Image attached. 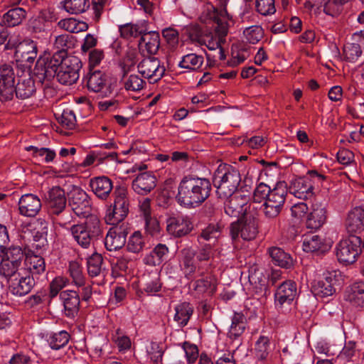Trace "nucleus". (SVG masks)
<instances>
[{"mask_svg": "<svg viewBox=\"0 0 364 364\" xmlns=\"http://www.w3.org/2000/svg\"><path fill=\"white\" fill-rule=\"evenodd\" d=\"M70 232L78 245L87 249L92 241L101 235L100 220L96 217H90L84 223L73 225Z\"/></svg>", "mask_w": 364, "mask_h": 364, "instance_id": "20e7f679", "label": "nucleus"}, {"mask_svg": "<svg viewBox=\"0 0 364 364\" xmlns=\"http://www.w3.org/2000/svg\"><path fill=\"white\" fill-rule=\"evenodd\" d=\"M271 193L272 190L267 185L263 183H259L254 191L253 201L250 206H252V209H258L260 203L267 199Z\"/></svg>", "mask_w": 364, "mask_h": 364, "instance_id": "a18cd8bd", "label": "nucleus"}, {"mask_svg": "<svg viewBox=\"0 0 364 364\" xmlns=\"http://www.w3.org/2000/svg\"><path fill=\"white\" fill-rule=\"evenodd\" d=\"M86 84L90 90L97 92L104 87L105 79L102 72L96 70L87 76Z\"/></svg>", "mask_w": 364, "mask_h": 364, "instance_id": "c03bdc74", "label": "nucleus"}, {"mask_svg": "<svg viewBox=\"0 0 364 364\" xmlns=\"http://www.w3.org/2000/svg\"><path fill=\"white\" fill-rule=\"evenodd\" d=\"M160 46V36L158 32L150 31L141 35L139 43L141 52L145 55H154Z\"/></svg>", "mask_w": 364, "mask_h": 364, "instance_id": "a878e982", "label": "nucleus"}, {"mask_svg": "<svg viewBox=\"0 0 364 364\" xmlns=\"http://www.w3.org/2000/svg\"><path fill=\"white\" fill-rule=\"evenodd\" d=\"M37 53L36 43L32 40L26 39L18 45L15 56L17 60L23 63H33L37 57Z\"/></svg>", "mask_w": 364, "mask_h": 364, "instance_id": "5701e85b", "label": "nucleus"}, {"mask_svg": "<svg viewBox=\"0 0 364 364\" xmlns=\"http://www.w3.org/2000/svg\"><path fill=\"white\" fill-rule=\"evenodd\" d=\"M120 36L124 38H135L141 34L139 26L137 24L126 23L119 28Z\"/></svg>", "mask_w": 364, "mask_h": 364, "instance_id": "0e129e2a", "label": "nucleus"}, {"mask_svg": "<svg viewBox=\"0 0 364 364\" xmlns=\"http://www.w3.org/2000/svg\"><path fill=\"white\" fill-rule=\"evenodd\" d=\"M256 9L263 16L273 14L276 11L274 0H257Z\"/></svg>", "mask_w": 364, "mask_h": 364, "instance_id": "e2e57ef3", "label": "nucleus"}, {"mask_svg": "<svg viewBox=\"0 0 364 364\" xmlns=\"http://www.w3.org/2000/svg\"><path fill=\"white\" fill-rule=\"evenodd\" d=\"M258 233L257 219L251 215H246L232 223L230 226V234L233 239L241 237L244 240H254Z\"/></svg>", "mask_w": 364, "mask_h": 364, "instance_id": "1a4fd4ad", "label": "nucleus"}, {"mask_svg": "<svg viewBox=\"0 0 364 364\" xmlns=\"http://www.w3.org/2000/svg\"><path fill=\"white\" fill-rule=\"evenodd\" d=\"M327 219V210L325 204L315 202L307 214L306 226L308 229L318 230L323 225Z\"/></svg>", "mask_w": 364, "mask_h": 364, "instance_id": "6ab92c4d", "label": "nucleus"}, {"mask_svg": "<svg viewBox=\"0 0 364 364\" xmlns=\"http://www.w3.org/2000/svg\"><path fill=\"white\" fill-rule=\"evenodd\" d=\"M58 26L70 33H80L88 28V25L85 22L77 21L73 18L60 20Z\"/></svg>", "mask_w": 364, "mask_h": 364, "instance_id": "79ce46f5", "label": "nucleus"}, {"mask_svg": "<svg viewBox=\"0 0 364 364\" xmlns=\"http://www.w3.org/2000/svg\"><path fill=\"white\" fill-rule=\"evenodd\" d=\"M88 7L87 0H65L63 1L64 9L71 14H81Z\"/></svg>", "mask_w": 364, "mask_h": 364, "instance_id": "8fccbe9b", "label": "nucleus"}, {"mask_svg": "<svg viewBox=\"0 0 364 364\" xmlns=\"http://www.w3.org/2000/svg\"><path fill=\"white\" fill-rule=\"evenodd\" d=\"M243 34L247 42L256 44L263 38L264 31L260 26H252L246 28Z\"/></svg>", "mask_w": 364, "mask_h": 364, "instance_id": "864d4df0", "label": "nucleus"}, {"mask_svg": "<svg viewBox=\"0 0 364 364\" xmlns=\"http://www.w3.org/2000/svg\"><path fill=\"white\" fill-rule=\"evenodd\" d=\"M36 91L33 80L29 75L21 77L16 86L15 91L16 97L21 99H27L33 95Z\"/></svg>", "mask_w": 364, "mask_h": 364, "instance_id": "473e14b6", "label": "nucleus"}, {"mask_svg": "<svg viewBox=\"0 0 364 364\" xmlns=\"http://www.w3.org/2000/svg\"><path fill=\"white\" fill-rule=\"evenodd\" d=\"M195 289L199 293H213L216 289V279L208 275L196 282Z\"/></svg>", "mask_w": 364, "mask_h": 364, "instance_id": "09e8293b", "label": "nucleus"}, {"mask_svg": "<svg viewBox=\"0 0 364 364\" xmlns=\"http://www.w3.org/2000/svg\"><path fill=\"white\" fill-rule=\"evenodd\" d=\"M144 290L148 295H156L161 290V283L160 282L159 274L156 272H151L144 277Z\"/></svg>", "mask_w": 364, "mask_h": 364, "instance_id": "37998d69", "label": "nucleus"}, {"mask_svg": "<svg viewBox=\"0 0 364 364\" xmlns=\"http://www.w3.org/2000/svg\"><path fill=\"white\" fill-rule=\"evenodd\" d=\"M102 257L98 253H94L87 258V268L89 275L92 277H97L102 272Z\"/></svg>", "mask_w": 364, "mask_h": 364, "instance_id": "de8ad7c7", "label": "nucleus"}, {"mask_svg": "<svg viewBox=\"0 0 364 364\" xmlns=\"http://www.w3.org/2000/svg\"><path fill=\"white\" fill-rule=\"evenodd\" d=\"M316 351L319 354L326 356L336 355L340 350V347L331 344L325 340L318 341L314 346Z\"/></svg>", "mask_w": 364, "mask_h": 364, "instance_id": "bf43d9fd", "label": "nucleus"}, {"mask_svg": "<svg viewBox=\"0 0 364 364\" xmlns=\"http://www.w3.org/2000/svg\"><path fill=\"white\" fill-rule=\"evenodd\" d=\"M337 355L335 361L339 362L340 364H344L346 362L349 361L355 353V343L353 341L346 343L343 349Z\"/></svg>", "mask_w": 364, "mask_h": 364, "instance_id": "4d7b16f0", "label": "nucleus"}, {"mask_svg": "<svg viewBox=\"0 0 364 364\" xmlns=\"http://www.w3.org/2000/svg\"><path fill=\"white\" fill-rule=\"evenodd\" d=\"M287 193V187L284 183H277L272 189L270 196L259 208L266 218L274 219L279 215L285 203Z\"/></svg>", "mask_w": 364, "mask_h": 364, "instance_id": "0eeeda50", "label": "nucleus"}, {"mask_svg": "<svg viewBox=\"0 0 364 364\" xmlns=\"http://www.w3.org/2000/svg\"><path fill=\"white\" fill-rule=\"evenodd\" d=\"M58 20V16L53 9L45 8L41 9L36 16L29 20V27L35 33L45 31L50 25Z\"/></svg>", "mask_w": 364, "mask_h": 364, "instance_id": "a211bd4d", "label": "nucleus"}, {"mask_svg": "<svg viewBox=\"0 0 364 364\" xmlns=\"http://www.w3.org/2000/svg\"><path fill=\"white\" fill-rule=\"evenodd\" d=\"M15 91V73L12 66L3 65L0 67V99L11 100Z\"/></svg>", "mask_w": 364, "mask_h": 364, "instance_id": "dca6fc26", "label": "nucleus"}, {"mask_svg": "<svg viewBox=\"0 0 364 364\" xmlns=\"http://www.w3.org/2000/svg\"><path fill=\"white\" fill-rule=\"evenodd\" d=\"M60 297L63 303L65 315L68 317H74L80 306L78 294L75 291L65 290L60 293Z\"/></svg>", "mask_w": 364, "mask_h": 364, "instance_id": "cd10ccee", "label": "nucleus"}, {"mask_svg": "<svg viewBox=\"0 0 364 364\" xmlns=\"http://www.w3.org/2000/svg\"><path fill=\"white\" fill-rule=\"evenodd\" d=\"M127 233V228L123 225L111 228L105 239V245L107 250L114 251L124 247Z\"/></svg>", "mask_w": 364, "mask_h": 364, "instance_id": "aec40b11", "label": "nucleus"}, {"mask_svg": "<svg viewBox=\"0 0 364 364\" xmlns=\"http://www.w3.org/2000/svg\"><path fill=\"white\" fill-rule=\"evenodd\" d=\"M354 35L360 37V44L348 43L343 48L345 59L353 63L355 62L362 53L360 47H364V31H360V32L355 33Z\"/></svg>", "mask_w": 364, "mask_h": 364, "instance_id": "7c9ffc66", "label": "nucleus"}, {"mask_svg": "<svg viewBox=\"0 0 364 364\" xmlns=\"http://www.w3.org/2000/svg\"><path fill=\"white\" fill-rule=\"evenodd\" d=\"M90 186L93 193L102 200H106L113 189L112 182L107 176H98L91 178L90 180Z\"/></svg>", "mask_w": 364, "mask_h": 364, "instance_id": "bb28decb", "label": "nucleus"}, {"mask_svg": "<svg viewBox=\"0 0 364 364\" xmlns=\"http://www.w3.org/2000/svg\"><path fill=\"white\" fill-rule=\"evenodd\" d=\"M183 256L182 267L186 274H191L196 271V265L193 262L194 251L191 248H184L181 251Z\"/></svg>", "mask_w": 364, "mask_h": 364, "instance_id": "603ef678", "label": "nucleus"}, {"mask_svg": "<svg viewBox=\"0 0 364 364\" xmlns=\"http://www.w3.org/2000/svg\"><path fill=\"white\" fill-rule=\"evenodd\" d=\"M269 252L275 264L284 268H289L292 266V258L282 249L273 247L269 249Z\"/></svg>", "mask_w": 364, "mask_h": 364, "instance_id": "4c0bfd02", "label": "nucleus"}, {"mask_svg": "<svg viewBox=\"0 0 364 364\" xmlns=\"http://www.w3.org/2000/svg\"><path fill=\"white\" fill-rule=\"evenodd\" d=\"M326 176L315 170L309 171L303 177L292 181L290 193L302 200L311 199L314 195V187L323 183Z\"/></svg>", "mask_w": 364, "mask_h": 364, "instance_id": "39448f33", "label": "nucleus"}, {"mask_svg": "<svg viewBox=\"0 0 364 364\" xmlns=\"http://www.w3.org/2000/svg\"><path fill=\"white\" fill-rule=\"evenodd\" d=\"M346 301L354 306H364V281L355 282L348 286L343 294Z\"/></svg>", "mask_w": 364, "mask_h": 364, "instance_id": "b1692460", "label": "nucleus"}, {"mask_svg": "<svg viewBox=\"0 0 364 364\" xmlns=\"http://www.w3.org/2000/svg\"><path fill=\"white\" fill-rule=\"evenodd\" d=\"M193 225L188 217L176 215L166 220V230L171 235L180 237L189 233Z\"/></svg>", "mask_w": 364, "mask_h": 364, "instance_id": "f3484780", "label": "nucleus"}, {"mask_svg": "<svg viewBox=\"0 0 364 364\" xmlns=\"http://www.w3.org/2000/svg\"><path fill=\"white\" fill-rule=\"evenodd\" d=\"M41 208V200L33 194L23 195L18 200V210L21 215L34 217L38 213Z\"/></svg>", "mask_w": 364, "mask_h": 364, "instance_id": "4be33fe9", "label": "nucleus"}, {"mask_svg": "<svg viewBox=\"0 0 364 364\" xmlns=\"http://www.w3.org/2000/svg\"><path fill=\"white\" fill-rule=\"evenodd\" d=\"M303 250L306 252L324 251L325 247L323 240L316 235H306L303 239Z\"/></svg>", "mask_w": 364, "mask_h": 364, "instance_id": "ea45409f", "label": "nucleus"}, {"mask_svg": "<svg viewBox=\"0 0 364 364\" xmlns=\"http://www.w3.org/2000/svg\"><path fill=\"white\" fill-rule=\"evenodd\" d=\"M156 178L151 172L139 174L132 181V188L138 194L144 195L155 188Z\"/></svg>", "mask_w": 364, "mask_h": 364, "instance_id": "393cba45", "label": "nucleus"}, {"mask_svg": "<svg viewBox=\"0 0 364 364\" xmlns=\"http://www.w3.org/2000/svg\"><path fill=\"white\" fill-rule=\"evenodd\" d=\"M69 273L73 279V282L77 287H82L85 282V278L82 273V269L80 264L75 261H72L69 264Z\"/></svg>", "mask_w": 364, "mask_h": 364, "instance_id": "3c124183", "label": "nucleus"}, {"mask_svg": "<svg viewBox=\"0 0 364 364\" xmlns=\"http://www.w3.org/2000/svg\"><path fill=\"white\" fill-rule=\"evenodd\" d=\"M269 342L268 338L260 336L255 343V355L258 359L264 360L269 354Z\"/></svg>", "mask_w": 364, "mask_h": 364, "instance_id": "052dcab7", "label": "nucleus"}, {"mask_svg": "<svg viewBox=\"0 0 364 364\" xmlns=\"http://www.w3.org/2000/svg\"><path fill=\"white\" fill-rule=\"evenodd\" d=\"M69 339V333L65 331H60L50 333L47 338V341L52 349L59 350L68 344Z\"/></svg>", "mask_w": 364, "mask_h": 364, "instance_id": "a19ab883", "label": "nucleus"}, {"mask_svg": "<svg viewBox=\"0 0 364 364\" xmlns=\"http://www.w3.org/2000/svg\"><path fill=\"white\" fill-rule=\"evenodd\" d=\"M148 358L154 363L161 362L164 349L163 346L157 342H151L146 348Z\"/></svg>", "mask_w": 364, "mask_h": 364, "instance_id": "6e6d98bb", "label": "nucleus"}, {"mask_svg": "<svg viewBox=\"0 0 364 364\" xmlns=\"http://www.w3.org/2000/svg\"><path fill=\"white\" fill-rule=\"evenodd\" d=\"M168 248L166 245L158 244L154 250L144 258V262L150 266L161 264L167 257Z\"/></svg>", "mask_w": 364, "mask_h": 364, "instance_id": "2f4dec72", "label": "nucleus"}, {"mask_svg": "<svg viewBox=\"0 0 364 364\" xmlns=\"http://www.w3.org/2000/svg\"><path fill=\"white\" fill-rule=\"evenodd\" d=\"M212 186L205 178L184 177L179 183L176 200L186 208H196L210 196Z\"/></svg>", "mask_w": 364, "mask_h": 364, "instance_id": "f257e3e1", "label": "nucleus"}, {"mask_svg": "<svg viewBox=\"0 0 364 364\" xmlns=\"http://www.w3.org/2000/svg\"><path fill=\"white\" fill-rule=\"evenodd\" d=\"M122 82L124 89L128 92H139L146 85V82L137 74L124 73Z\"/></svg>", "mask_w": 364, "mask_h": 364, "instance_id": "72a5a7b5", "label": "nucleus"}, {"mask_svg": "<svg viewBox=\"0 0 364 364\" xmlns=\"http://www.w3.org/2000/svg\"><path fill=\"white\" fill-rule=\"evenodd\" d=\"M26 11L20 7H15L9 10L3 16V21L9 26H16L19 25L26 18Z\"/></svg>", "mask_w": 364, "mask_h": 364, "instance_id": "58836bf2", "label": "nucleus"}, {"mask_svg": "<svg viewBox=\"0 0 364 364\" xmlns=\"http://www.w3.org/2000/svg\"><path fill=\"white\" fill-rule=\"evenodd\" d=\"M21 268L27 270L29 274L34 277L35 275H40L45 272V260L37 255H27Z\"/></svg>", "mask_w": 364, "mask_h": 364, "instance_id": "c85d7f7f", "label": "nucleus"}, {"mask_svg": "<svg viewBox=\"0 0 364 364\" xmlns=\"http://www.w3.org/2000/svg\"><path fill=\"white\" fill-rule=\"evenodd\" d=\"M343 280V275L338 270L327 272L321 279L315 280L311 284L314 294L321 297L332 296L336 292L334 286Z\"/></svg>", "mask_w": 364, "mask_h": 364, "instance_id": "9d476101", "label": "nucleus"}, {"mask_svg": "<svg viewBox=\"0 0 364 364\" xmlns=\"http://www.w3.org/2000/svg\"><path fill=\"white\" fill-rule=\"evenodd\" d=\"M226 198L228 200L225 202L224 210L230 217L239 218L247 212L248 208L252 207L248 204L249 196L242 192H237Z\"/></svg>", "mask_w": 364, "mask_h": 364, "instance_id": "2eb2a0df", "label": "nucleus"}, {"mask_svg": "<svg viewBox=\"0 0 364 364\" xmlns=\"http://www.w3.org/2000/svg\"><path fill=\"white\" fill-rule=\"evenodd\" d=\"M114 204L107 210L105 219L107 224L116 225L123 220L129 213L128 191L119 186L114 191Z\"/></svg>", "mask_w": 364, "mask_h": 364, "instance_id": "423d86ee", "label": "nucleus"}, {"mask_svg": "<svg viewBox=\"0 0 364 364\" xmlns=\"http://www.w3.org/2000/svg\"><path fill=\"white\" fill-rule=\"evenodd\" d=\"M69 203L74 213L78 217H87L91 210L90 201L85 191L73 186L69 193Z\"/></svg>", "mask_w": 364, "mask_h": 364, "instance_id": "4468645a", "label": "nucleus"}, {"mask_svg": "<svg viewBox=\"0 0 364 364\" xmlns=\"http://www.w3.org/2000/svg\"><path fill=\"white\" fill-rule=\"evenodd\" d=\"M49 208L55 215L63 213L58 223L63 228L72 220V216L68 212H63L66 206V198L65 191L59 186L50 188L46 197Z\"/></svg>", "mask_w": 364, "mask_h": 364, "instance_id": "6e6552de", "label": "nucleus"}, {"mask_svg": "<svg viewBox=\"0 0 364 364\" xmlns=\"http://www.w3.org/2000/svg\"><path fill=\"white\" fill-rule=\"evenodd\" d=\"M297 296L296 284L291 280L283 282L275 293V305L282 308L284 304H290Z\"/></svg>", "mask_w": 364, "mask_h": 364, "instance_id": "412c9836", "label": "nucleus"}, {"mask_svg": "<svg viewBox=\"0 0 364 364\" xmlns=\"http://www.w3.org/2000/svg\"><path fill=\"white\" fill-rule=\"evenodd\" d=\"M68 284V279L67 278L60 276L55 277L50 284V297L56 296Z\"/></svg>", "mask_w": 364, "mask_h": 364, "instance_id": "338daca9", "label": "nucleus"}, {"mask_svg": "<svg viewBox=\"0 0 364 364\" xmlns=\"http://www.w3.org/2000/svg\"><path fill=\"white\" fill-rule=\"evenodd\" d=\"M245 328V316L241 313H235L228 333L229 338L231 339L238 338L244 333Z\"/></svg>", "mask_w": 364, "mask_h": 364, "instance_id": "f704fd0d", "label": "nucleus"}, {"mask_svg": "<svg viewBox=\"0 0 364 364\" xmlns=\"http://www.w3.org/2000/svg\"><path fill=\"white\" fill-rule=\"evenodd\" d=\"M144 240L139 231H135L130 237L127 242V250L134 253H139L144 247Z\"/></svg>", "mask_w": 364, "mask_h": 364, "instance_id": "5fc2aeb1", "label": "nucleus"}, {"mask_svg": "<svg viewBox=\"0 0 364 364\" xmlns=\"http://www.w3.org/2000/svg\"><path fill=\"white\" fill-rule=\"evenodd\" d=\"M57 119L60 124L68 129H73L75 125V115L70 109H64Z\"/></svg>", "mask_w": 364, "mask_h": 364, "instance_id": "69168bd1", "label": "nucleus"}, {"mask_svg": "<svg viewBox=\"0 0 364 364\" xmlns=\"http://www.w3.org/2000/svg\"><path fill=\"white\" fill-rule=\"evenodd\" d=\"M20 266L13 263L8 259L2 258L0 262V274L5 277L7 280L11 279V277L18 272Z\"/></svg>", "mask_w": 364, "mask_h": 364, "instance_id": "13d9d810", "label": "nucleus"}, {"mask_svg": "<svg viewBox=\"0 0 364 364\" xmlns=\"http://www.w3.org/2000/svg\"><path fill=\"white\" fill-rule=\"evenodd\" d=\"M138 72L150 83L158 82L164 76L166 69L160 60L154 57L143 59L137 65Z\"/></svg>", "mask_w": 364, "mask_h": 364, "instance_id": "ddd939ff", "label": "nucleus"}, {"mask_svg": "<svg viewBox=\"0 0 364 364\" xmlns=\"http://www.w3.org/2000/svg\"><path fill=\"white\" fill-rule=\"evenodd\" d=\"M64 55V52L55 53L46 63L45 74L50 77L56 75L58 81L63 85H72L79 79L82 64L75 56Z\"/></svg>", "mask_w": 364, "mask_h": 364, "instance_id": "f03ea898", "label": "nucleus"}, {"mask_svg": "<svg viewBox=\"0 0 364 364\" xmlns=\"http://www.w3.org/2000/svg\"><path fill=\"white\" fill-rule=\"evenodd\" d=\"M3 258L21 267V262L24 258V254L21 247H10L7 250Z\"/></svg>", "mask_w": 364, "mask_h": 364, "instance_id": "680f3d73", "label": "nucleus"}, {"mask_svg": "<svg viewBox=\"0 0 364 364\" xmlns=\"http://www.w3.org/2000/svg\"><path fill=\"white\" fill-rule=\"evenodd\" d=\"M27 151H31L33 157L45 163H49L53 161L55 157V152L48 148H38L30 146L26 148Z\"/></svg>", "mask_w": 364, "mask_h": 364, "instance_id": "49530a36", "label": "nucleus"}, {"mask_svg": "<svg viewBox=\"0 0 364 364\" xmlns=\"http://www.w3.org/2000/svg\"><path fill=\"white\" fill-rule=\"evenodd\" d=\"M213 182L218 197L226 198L238 192L237 188L241 182V175L236 168L222 164L218 166L214 173Z\"/></svg>", "mask_w": 364, "mask_h": 364, "instance_id": "7ed1b4c3", "label": "nucleus"}, {"mask_svg": "<svg viewBox=\"0 0 364 364\" xmlns=\"http://www.w3.org/2000/svg\"><path fill=\"white\" fill-rule=\"evenodd\" d=\"M203 61V55L192 53L183 55L178 63V66L181 68L193 71L200 68Z\"/></svg>", "mask_w": 364, "mask_h": 364, "instance_id": "e433bc0d", "label": "nucleus"}, {"mask_svg": "<svg viewBox=\"0 0 364 364\" xmlns=\"http://www.w3.org/2000/svg\"><path fill=\"white\" fill-rule=\"evenodd\" d=\"M9 289L14 295L22 296L31 291L35 280L27 270L20 268L18 272L8 281Z\"/></svg>", "mask_w": 364, "mask_h": 364, "instance_id": "f8f14e48", "label": "nucleus"}, {"mask_svg": "<svg viewBox=\"0 0 364 364\" xmlns=\"http://www.w3.org/2000/svg\"><path fill=\"white\" fill-rule=\"evenodd\" d=\"M309 208L305 203H298L293 205L291 208V216L296 220H302L305 216L307 217Z\"/></svg>", "mask_w": 364, "mask_h": 364, "instance_id": "774afa93", "label": "nucleus"}, {"mask_svg": "<svg viewBox=\"0 0 364 364\" xmlns=\"http://www.w3.org/2000/svg\"><path fill=\"white\" fill-rule=\"evenodd\" d=\"M174 321L181 326L187 325L193 314V309L189 303L183 302L175 307Z\"/></svg>", "mask_w": 364, "mask_h": 364, "instance_id": "c9c22d12", "label": "nucleus"}, {"mask_svg": "<svg viewBox=\"0 0 364 364\" xmlns=\"http://www.w3.org/2000/svg\"><path fill=\"white\" fill-rule=\"evenodd\" d=\"M360 244V238L355 236L341 240L336 246L338 261L345 264L355 262L361 251Z\"/></svg>", "mask_w": 364, "mask_h": 364, "instance_id": "9b49d317", "label": "nucleus"}, {"mask_svg": "<svg viewBox=\"0 0 364 364\" xmlns=\"http://www.w3.org/2000/svg\"><path fill=\"white\" fill-rule=\"evenodd\" d=\"M350 232H357L364 228V209L360 207L353 208L348 215L346 222Z\"/></svg>", "mask_w": 364, "mask_h": 364, "instance_id": "c756f323", "label": "nucleus"}]
</instances>
